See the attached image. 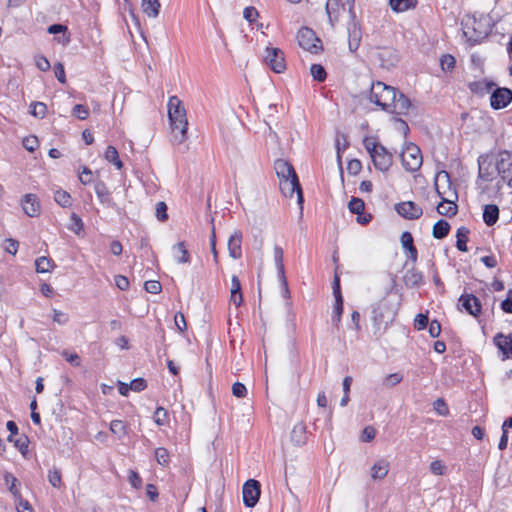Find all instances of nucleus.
<instances>
[{
  "mask_svg": "<svg viewBox=\"0 0 512 512\" xmlns=\"http://www.w3.org/2000/svg\"><path fill=\"white\" fill-rule=\"evenodd\" d=\"M369 99L383 110L396 115H407L411 107L410 100L403 93L383 82L371 85Z\"/></svg>",
  "mask_w": 512,
  "mask_h": 512,
  "instance_id": "1",
  "label": "nucleus"
},
{
  "mask_svg": "<svg viewBox=\"0 0 512 512\" xmlns=\"http://www.w3.org/2000/svg\"><path fill=\"white\" fill-rule=\"evenodd\" d=\"M274 169L279 178V186L282 194L285 197H293L294 193H296L297 202L302 210L304 201L303 192L294 167L284 159H277L274 163Z\"/></svg>",
  "mask_w": 512,
  "mask_h": 512,
  "instance_id": "2",
  "label": "nucleus"
},
{
  "mask_svg": "<svg viewBox=\"0 0 512 512\" xmlns=\"http://www.w3.org/2000/svg\"><path fill=\"white\" fill-rule=\"evenodd\" d=\"M168 118L172 130V142L182 144L187 140L188 121L186 109L177 96H171L168 100Z\"/></svg>",
  "mask_w": 512,
  "mask_h": 512,
  "instance_id": "3",
  "label": "nucleus"
},
{
  "mask_svg": "<svg viewBox=\"0 0 512 512\" xmlns=\"http://www.w3.org/2000/svg\"><path fill=\"white\" fill-rule=\"evenodd\" d=\"M363 145L369 153L375 168L383 172L388 171L393 163L392 154L383 145L376 142L374 138L366 137L363 140Z\"/></svg>",
  "mask_w": 512,
  "mask_h": 512,
  "instance_id": "4",
  "label": "nucleus"
},
{
  "mask_svg": "<svg viewBox=\"0 0 512 512\" xmlns=\"http://www.w3.org/2000/svg\"><path fill=\"white\" fill-rule=\"evenodd\" d=\"M325 9L331 27L335 26L345 12H348L349 18H356L354 0H327Z\"/></svg>",
  "mask_w": 512,
  "mask_h": 512,
  "instance_id": "5",
  "label": "nucleus"
},
{
  "mask_svg": "<svg viewBox=\"0 0 512 512\" xmlns=\"http://www.w3.org/2000/svg\"><path fill=\"white\" fill-rule=\"evenodd\" d=\"M397 310L398 304H391L388 298L380 300L372 310L374 326L378 329H380L383 324L387 326L394 320Z\"/></svg>",
  "mask_w": 512,
  "mask_h": 512,
  "instance_id": "6",
  "label": "nucleus"
},
{
  "mask_svg": "<svg viewBox=\"0 0 512 512\" xmlns=\"http://www.w3.org/2000/svg\"><path fill=\"white\" fill-rule=\"evenodd\" d=\"M434 186L438 196L442 200L452 202L458 199L457 191L455 187H453L450 174L447 171L442 170L436 174Z\"/></svg>",
  "mask_w": 512,
  "mask_h": 512,
  "instance_id": "7",
  "label": "nucleus"
},
{
  "mask_svg": "<svg viewBox=\"0 0 512 512\" xmlns=\"http://www.w3.org/2000/svg\"><path fill=\"white\" fill-rule=\"evenodd\" d=\"M401 161L405 170L409 172L419 170L423 161L420 149L416 145L410 143L402 151Z\"/></svg>",
  "mask_w": 512,
  "mask_h": 512,
  "instance_id": "8",
  "label": "nucleus"
},
{
  "mask_svg": "<svg viewBox=\"0 0 512 512\" xmlns=\"http://www.w3.org/2000/svg\"><path fill=\"white\" fill-rule=\"evenodd\" d=\"M297 40L300 47L311 53H318L321 49V41L315 32L308 28L302 27L297 33Z\"/></svg>",
  "mask_w": 512,
  "mask_h": 512,
  "instance_id": "9",
  "label": "nucleus"
},
{
  "mask_svg": "<svg viewBox=\"0 0 512 512\" xmlns=\"http://www.w3.org/2000/svg\"><path fill=\"white\" fill-rule=\"evenodd\" d=\"M264 61L275 73H283L286 70L284 52L277 47H266Z\"/></svg>",
  "mask_w": 512,
  "mask_h": 512,
  "instance_id": "10",
  "label": "nucleus"
},
{
  "mask_svg": "<svg viewBox=\"0 0 512 512\" xmlns=\"http://www.w3.org/2000/svg\"><path fill=\"white\" fill-rule=\"evenodd\" d=\"M496 171L501 176L502 180L512 188V153L504 150L499 153V158L496 161Z\"/></svg>",
  "mask_w": 512,
  "mask_h": 512,
  "instance_id": "11",
  "label": "nucleus"
},
{
  "mask_svg": "<svg viewBox=\"0 0 512 512\" xmlns=\"http://www.w3.org/2000/svg\"><path fill=\"white\" fill-rule=\"evenodd\" d=\"M243 503L246 507H254L260 498L261 485L260 482L255 479L247 480L242 489Z\"/></svg>",
  "mask_w": 512,
  "mask_h": 512,
  "instance_id": "12",
  "label": "nucleus"
},
{
  "mask_svg": "<svg viewBox=\"0 0 512 512\" xmlns=\"http://www.w3.org/2000/svg\"><path fill=\"white\" fill-rule=\"evenodd\" d=\"M512 102V90L509 88H495L490 97V105L493 109L499 110L507 107Z\"/></svg>",
  "mask_w": 512,
  "mask_h": 512,
  "instance_id": "13",
  "label": "nucleus"
},
{
  "mask_svg": "<svg viewBox=\"0 0 512 512\" xmlns=\"http://www.w3.org/2000/svg\"><path fill=\"white\" fill-rule=\"evenodd\" d=\"M349 22L347 24V32H348V45L349 49L352 52H355L361 43L362 39V31L360 27V23L356 18H349Z\"/></svg>",
  "mask_w": 512,
  "mask_h": 512,
  "instance_id": "14",
  "label": "nucleus"
},
{
  "mask_svg": "<svg viewBox=\"0 0 512 512\" xmlns=\"http://www.w3.org/2000/svg\"><path fill=\"white\" fill-rule=\"evenodd\" d=\"M396 212L405 219L415 220L422 216V208L413 201H405L396 204Z\"/></svg>",
  "mask_w": 512,
  "mask_h": 512,
  "instance_id": "15",
  "label": "nucleus"
},
{
  "mask_svg": "<svg viewBox=\"0 0 512 512\" xmlns=\"http://www.w3.org/2000/svg\"><path fill=\"white\" fill-rule=\"evenodd\" d=\"M459 304L462 306L463 309H465V311L468 314L474 317L479 316L481 313V301L473 294L461 295L459 298Z\"/></svg>",
  "mask_w": 512,
  "mask_h": 512,
  "instance_id": "16",
  "label": "nucleus"
},
{
  "mask_svg": "<svg viewBox=\"0 0 512 512\" xmlns=\"http://www.w3.org/2000/svg\"><path fill=\"white\" fill-rule=\"evenodd\" d=\"M21 205L25 214L29 217H37L40 214V203L35 194H26L21 201Z\"/></svg>",
  "mask_w": 512,
  "mask_h": 512,
  "instance_id": "17",
  "label": "nucleus"
},
{
  "mask_svg": "<svg viewBox=\"0 0 512 512\" xmlns=\"http://www.w3.org/2000/svg\"><path fill=\"white\" fill-rule=\"evenodd\" d=\"M493 342L506 358H512V334L497 333Z\"/></svg>",
  "mask_w": 512,
  "mask_h": 512,
  "instance_id": "18",
  "label": "nucleus"
},
{
  "mask_svg": "<svg viewBox=\"0 0 512 512\" xmlns=\"http://www.w3.org/2000/svg\"><path fill=\"white\" fill-rule=\"evenodd\" d=\"M479 164V178L484 181H492L494 177V172L496 170V163L493 164L488 157H480L478 159Z\"/></svg>",
  "mask_w": 512,
  "mask_h": 512,
  "instance_id": "19",
  "label": "nucleus"
},
{
  "mask_svg": "<svg viewBox=\"0 0 512 512\" xmlns=\"http://www.w3.org/2000/svg\"><path fill=\"white\" fill-rule=\"evenodd\" d=\"M283 249L278 246V245H275L274 246V261H275V265L277 267V271H278V275H279V278L282 282V285H283V288H284V292L285 294H288L289 293V290H288V284H287V281H286V277H285V270H284V264H283Z\"/></svg>",
  "mask_w": 512,
  "mask_h": 512,
  "instance_id": "20",
  "label": "nucleus"
},
{
  "mask_svg": "<svg viewBox=\"0 0 512 512\" xmlns=\"http://www.w3.org/2000/svg\"><path fill=\"white\" fill-rule=\"evenodd\" d=\"M242 233L236 230L228 240V252L229 256L233 259H239L242 255L241 251Z\"/></svg>",
  "mask_w": 512,
  "mask_h": 512,
  "instance_id": "21",
  "label": "nucleus"
},
{
  "mask_svg": "<svg viewBox=\"0 0 512 512\" xmlns=\"http://www.w3.org/2000/svg\"><path fill=\"white\" fill-rule=\"evenodd\" d=\"M390 464L385 459H379L376 461L371 467V478L373 480H382L384 479L389 472Z\"/></svg>",
  "mask_w": 512,
  "mask_h": 512,
  "instance_id": "22",
  "label": "nucleus"
},
{
  "mask_svg": "<svg viewBox=\"0 0 512 512\" xmlns=\"http://www.w3.org/2000/svg\"><path fill=\"white\" fill-rule=\"evenodd\" d=\"M94 190L97 195V198L102 204L107 206H114V202L111 198V193L103 181H98L94 185Z\"/></svg>",
  "mask_w": 512,
  "mask_h": 512,
  "instance_id": "23",
  "label": "nucleus"
},
{
  "mask_svg": "<svg viewBox=\"0 0 512 512\" xmlns=\"http://www.w3.org/2000/svg\"><path fill=\"white\" fill-rule=\"evenodd\" d=\"M403 281L409 288L419 287L423 283V274L415 268L408 269L404 274Z\"/></svg>",
  "mask_w": 512,
  "mask_h": 512,
  "instance_id": "24",
  "label": "nucleus"
},
{
  "mask_svg": "<svg viewBox=\"0 0 512 512\" xmlns=\"http://www.w3.org/2000/svg\"><path fill=\"white\" fill-rule=\"evenodd\" d=\"M499 218V208L495 204H487L483 209V221L487 226H493Z\"/></svg>",
  "mask_w": 512,
  "mask_h": 512,
  "instance_id": "25",
  "label": "nucleus"
},
{
  "mask_svg": "<svg viewBox=\"0 0 512 512\" xmlns=\"http://www.w3.org/2000/svg\"><path fill=\"white\" fill-rule=\"evenodd\" d=\"M160 7L161 5L159 0H142L141 2V8L143 13L150 18L158 17Z\"/></svg>",
  "mask_w": 512,
  "mask_h": 512,
  "instance_id": "26",
  "label": "nucleus"
},
{
  "mask_svg": "<svg viewBox=\"0 0 512 512\" xmlns=\"http://www.w3.org/2000/svg\"><path fill=\"white\" fill-rule=\"evenodd\" d=\"M418 4V0H389V5L394 12L401 13L410 9H414Z\"/></svg>",
  "mask_w": 512,
  "mask_h": 512,
  "instance_id": "27",
  "label": "nucleus"
},
{
  "mask_svg": "<svg viewBox=\"0 0 512 512\" xmlns=\"http://www.w3.org/2000/svg\"><path fill=\"white\" fill-rule=\"evenodd\" d=\"M5 484L8 486V490L14 496L15 499H20L21 493L19 489L18 479L10 472H5L3 475Z\"/></svg>",
  "mask_w": 512,
  "mask_h": 512,
  "instance_id": "28",
  "label": "nucleus"
},
{
  "mask_svg": "<svg viewBox=\"0 0 512 512\" xmlns=\"http://www.w3.org/2000/svg\"><path fill=\"white\" fill-rule=\"evenodd\" d=\"M306 426L304 423L299 422L294 425L291 431V440L296 445H302L306 442Z\"/></svg>",
  "mask_w": 512,
  "mask_h": 512,
  "instance_id": "29",
  "label": "nucleus"
},
{
  "mask_svg": "<svg viewBox=\"0 0 512 512\" xmlns=\"http://www.w3.org/2000/svg\"><path fill=\"white\" fill-rule=\"evenodd\" d=\"M494 86H495V84L493 82L481 80V81L471 82L469 84V89L472 93L482 96L486 93H489L494 88Z\"/></svg>",
  "mask_w": 512,
  "mask_h": 512,
  "instance_id": "30",
  "label": "nucleus"
},
{
  "mask_svg": "<svg viewBox=\"0 0 512 512\" xmlns=\"http://www.w3.org/2000/svg\"><path fill=\"white\" fill-rule=\"evenodd\" d=\"M173 256L178 263H189L190 255L184 242H179L172 248Z\"/></svg>",
  "mask_w": 512,
  "mask_h": 512,
  "instance_id": "31",
  "label": "nucleus"
},
{
  "mask_svg": "<svg viewBox=\"0 0 512 512\" xmlns=\"http://www.w3.org/2000/svg\"><path fill=\"white\" fill-rule=\"evenodd\" d=\"M470 231L467 227L461 226L457 229L456 232V247L461 252H467V242H468V235Z\"/></svg>",
  "mask_w": 512,
  "mask_h": 512,
  "instance_id": "32",
  "label": "nucleus"
},
{
  "mask_svg": "<svg viewBox=\"0 0 512 512\" xmlns=\"http://www.w3.org/2000/svg\"><path fill=\"white\" fill-rule=\"evenodd\" d=\"M378 57L383 62L382 65L387 68L390 66H395L398 61L397 54L391 49H382L378 52Z\"/></svg>",
  "mask_w": 512,
  "mask_h": 512,
  "instance_id": "33",
  "label": "nucleus"
},
{
  "mask_svg": "<svg viewBox=\"0 0 512 512\" xmlns=\"http://www.w3.org/2000/svg\"><path fill=\"white\" fill-rule=\"evenodd\" d=\"M450 231V225L446 220H438L433 226V237L436 239H443L448 235Z\"/></svg>",
  "mask_w": 512,
  "mask_h": 512,
  "instance_id": "34",
  "label": "nucleus"
},
{
  "mask_svg": "<svg viewBox=\"0 0 512 512\" xmlns=\"http://www.w3.org/2000/svg\"><path fill=\"white\" fill-rule=\"evenodd\" d=\"M437 212L440 215H444V216H449V217L454 216L457 213V205L455 204V201L446 202V201L442 200L437 205Z\"/></svg>",
  "mask_w": 512,
  "mask_h": 512,
  "instance_id": "35",
  "label": "nucleus"
},
{
  "mask_svg": "<svg viewBox=\"0 0 512 512\" xmlns=\"http://www.w3.org/2000/svg\"><path fill=\"white\" fill-rule=\"evenodd\" d=\"M104 157L108 162L112 163L118 170L122 169L123 163L120 160L118 151L114 146L107 147Z\"/></svg>",
  "mask_w": 512,
  "mask_h": 512,
  "instance_id": "36",
  "label": "nucleus"
},
{
  "mask_svg": "<svg viewBox=\"0 0 512 512\" xmlns=\"http://www.w3.org/2000/svg\"><path fill=\"white\" fill-rule=\"evenodd\" d=\"M53 267V260L45 256L39 257L35 261V268L38 273H48Z\"/></svg>",
  "mask_w": 512,
  "mask_h": 512,
  "instance_id": "37",
  "label": "nucleus"
},
{
  "mask_svg": "<svg viewBox=\"0 0 512 512\" xmlns=\"http://www.w3.org/2000/svg\"><path fill=\"white\" fill-rule=\"evenodd\" d=\"M54 200L57 204H59L63 208L70 207L72 204L71 195L67 191L62 190V189L55 191Z\"/></svg>",
  "mask_w": 512,
  "mask_h": 512,
  "instance_id": "38",
  "label": "nucleus"
},
{
  "mask_svg": "<svg viewBox=\"0 0 512 512\" xmlns=\"http://www.w3.org/2000/svg\"><path fill=\"white\" fill-rule=\"evenodd\" d=\"M111 432L119 439H123L127 434V426L121 420H113L110 423Z\"/></svg>",
  "mask_w": 512,
  "mask_h": 512,
  "instance_id": "39",
  "label": "nucleus"
},
{
  "mask_svg": "<svg viewBox=\"0 0 512 512\" xmlns=\"http://www.w3.org/2000/svg\"><path fill=\"white\" fill-rule=\"evenodd\" d=\"M343 313V297L339 296L337 300H335L333 315H332V324L336 327L339 326L341 322V316Z\"/></svg>",
  "mask_w": 512,
  "mask_h": 512,
  "instance_id": "40",
  "label": "nucleus"
},
{
  "mask_svg": "<svg viewBox=\"0 0 512 512\" xmlns=\"http://www.w3.org/2000/svg\"><path fill=\"white\" fill-rule=\"evenodd\" d=\"M48 481L54 488H60L62 484L61 471L58 468H52L48 471Z\"/></svg>",
  "mask_w": 512,
  "mask_h": 512,
  "instance_id": "41",
  "label": "nucleus"
},
{
  "mask_svg": "<svg viewBox=\"0 0 512 512\" xmlns=\"http://www.w3.org/2000/svg\"><path fill=\"white\" fill-rule=\"evenodd\" d=\"M348 208L351 213L360 215L365 209V204L362 199L353 197L348 203Z\"/></svg>",
  "mask_w": 512,
  "mask_h": 512,
  "instance_id": "42",
  "label": "nucleus"
},
{
  "mask_svg": "<svg viewBox=\"0 0 512 512\" xmlns=\"http://www.w3.org/2000/svg\"><path fill=\"white\" fill-rule=\"evenodd\" d=\"M30 108V112L34 117L42 119L47 113V106L43 102H32Z\"/></svg>",
  "mask_w": 512,
  "mask_h": 512,
  "instance_id": "43",
  "label": "nucleus"
},
{
  "mask_svg": "<svg viewBox=\"0 0 512 512\" xmlns=\"http://www.w3.org/2000/svg\"><path fill=\"white\" fill-rule=\"evenodd\" d=\"M310 73L313 79L318 82H322L326 79V71L324 67L320 64H312L310 68Z\"/></svg>",
  "mask_w": 512,
  "mask_h": 512,
  "instance_id": "44",
  "label": "nucleus"
},
{
  "mask_svg": "<svg viewBox=\"0 0 512 512\" xmlns=\"http://www.w3.org/2000/svg\"><path fill=\"white\" fill-rule=\"evenodd\" d=\"M456 60L454 56L445 54L440 59V66L443 71H452L455 68Z\"/></svg>",
  "mask_w": 512,
  "mask_h": 512,
  "instance_id": "45",
  "label": "nucleus"
},
{
  "mask_svg": "<svg viewBox=\"0 0 512 512\" xmlns=\"http://www.w3.org/2000/svg\"><path fill=\"white\" fill-rule=\"evenodd\" d=\"M447 467L442 460H434L430 463V472L436 476L446 474Z\"/></svg>",
  "mask_w": 512,
  "mask_h": 512,
  "instance_id": "46",
  "label": "nucleus"
},
{
  "mask_svg": "<svg viewBox=\"0 0 512 512\" xmlns=\"http://www.w3.org/2000/svg\"><path fill=\"white\" fill-rule=\"evenodd\" d=\"M153 419L158 426L165 425L168 420L167 410L164 409L163 407H158L154 412Z\"/></svg>",
  "mask_w": 512,
  "mask_h": 512,
  "instance_id": "47",
  "label": "nucleus"
},
{
  "mask_svg": "<svg viewBox=\"0 0 512 512\" xmlns=\"http://www.w3.org/2000/svg\"><path fill=\"white\" fill-rule=\"evenodd\" d=\"M72 115L80 120H85L89 116V108L82 104H76L72 109Z\"/></svg>",
  "mask_w": 512,
  "mask_h": 512,
  "instance_id": "48",
  "label": "nucleus"
},
{
  "mask_svg": "<svg viewBox=\"0 0 512 512\" xmlns=\"http://www.w3.org/2000/svg\"><path fill=\"white\" fill-rule=\"evenodd\" d=\"M83 227L84 224L82 219L76 213H72L71 225L69 226V229L73 231L75 234L79 235L80 232L83 230Z\"/></svg>",
  "mask_w": 512,
  "mask_h": 512,
  "instance_id": "49",
  "label": "nucleus"
},
{
  "mask_svg": "<svg viewBox=\"0 0 512 512\" xmlns=\"http://www.w3.org/2000/svg\"><path fill=\"white\" fill-rule=\"evenodd\" d=\"M155 458L160 465H162V466L167 465L169 462V453H168L167 449H165L163 447L157 448L155 450Z\"/></svg>",
  "mask_w": 512,
  "mask_h": 512,
  "instance_id": "50",
  "label": "nucleus"
},
{
  "mask_svg": "<svg viewBox=\"0 0 512 512\" xmlns=\"http://www.w3.org/2000/svg\"><path fill=\"white\" fill-rule=\"evenodd\" d=\"M433 408L440 416H446L449 413L448 406L442 398H438L433 402Z\"/></svg>",
  "mask_w": 512,
  "mask_h": 512,
  "instance_id": "51",
  "label": "nucleus"
},
{
  "mask_svg": "<svg viewBox=\"0 0 512 512\" xmlns=\"http://www.w3.org/2000/svg\"><path fill=\"white\" fill-rule=\"evenodd\" d=\"M156 217L159 221L164 222L168 219L167 205L165 202L160 201L156 204Z\"/></svg>",
  "mask_w": 512,
  "mask_h": 512,
  "instance_id": "52",
  "label": "nucleus"
},
{
  "mask_svg": "<svg viewBox=\"0 0 512 512\" xmlns=\"http://www.w3.org/2000/svg\"><path fill=\"white\" fill-rule=\"evenodd\" d=\"M144 288L148 293H152V294H158L162 290L161 283L156 280L146 281L144 284Z\"/></svg>",
  "mask_w": 512,
  "mask_h": 512,
  "instance_id": "53",
  "label": "nucleus"
},
{
  "mask_svg": "<svg viewBox=\"0 0 512 512\" xmlns=\"http://www.w3.org/2000/svg\"><path fill=\"white\" fill-rule=\"evenodd\" d=\"M429 324V319H428V316L425 315V314H417L415 319H414V327L415 329L417 330H423L427 327V325Z\"/></svg>",
  "mask_w": 512,
  "mask_h": 512,
  "instance_id": "54",
  "label": "nucleus"
},
{
  "mask_svg": "<svg viewBox=\"0 0 512 512\" xmlns=\"http://www.w3.org/2000/svg\"><path fill=\"white\" fill-rule=\"evenodd\" d=\"M232 394L237 398H244L247 395L246 386L240 382H235L232 385Z\"/></svg>",
  "mask_w": 512,
  "mask_h": 512,
  "instance_id": "55",
  "label": "nucleus"
},
{
  "mask_svg": "<svg viewBox=\"0 0 512 512\" xmlns=\"http://www.w3.org/2000/svg\"><path fill=\"white\" fill-rule=\"evenodd\" d=\"M259 16L257 9L253 6L246 7L243 11V17L249 22H254Z\"/></svg>",
  "mask_w": 512,
  "mask_h": 512,
  "instance_id": "56",
  "label": "nucleus"
},
{
  "mask_svg": "<svg viewBox=\"0 0 512 512\" xmlns=\"http://www.w3.org/2000/svg\"><path fill=\"white\" fill-rule=\"evenodd\" d=\"M38 138L36 136H29L23 139V146L29 152H33L38 147Z\"/></svg>",
  "mask_w": 512,
  "mask_h": 512,
  "instance_id": "57",
  "label": "nucleus"
},
{
  "mask_svg": "<svg viewBox=\"0 0 512 512\" xmlns=\"http://www.w3.org/2000/svg\"><path fill=\"white\" fill-rule=\"evenodd\" d=\"M28 443H29V440L27 438V436L25 435H22L21 437H19L18 439H16L14 441V446L23 454L25 455V453L27 452L28 450Z\"/></svg>",
  "mask_w": 512,
  "mask_h": 512,
  "instance_id": "58",
  "label": "nucleus"
},
{
  "mask_svg": "<svg viewBox=\"0 0 512 512\" xmlns=\"http://www.w3.org/2000/svg\"><path fill=\"white\" fill-rule=\"evenodd\" d=\"M18 241L14 239H6L3 244L4 250L12 255H15L18 251Z\"/></svg>",
  "mask_w": 512,
  "mask_h": 512,
  "instance_id": "59",
  "label": "nucleus"
},
{
  "mask_svg": "<svg viewBox=\"0 0 512 512\" xmlns=\"http://www.w3.org/2000/svg\"><path fill=\"white\" fill-rule=\"evenodd\" d=\"M501 309L505 313L512 314V289L508 290L506 298L501 302Z\"/></svg>",
  "mask_w": 512,
  "mask_h": 512,
  "instance_id": "60",
  "label": "nucleus"
},
{
  "mask_svg": "<svg viewBox=\"0 0 512 512\" xmlns=\"http://www.w3.org/2000/svg\"><path fill=\"white\" fill-rule=\"evenodd\" d=\"M362 169V164L358 159H352L347 164V170L351 175H357Z\"/></svg>",
  "mask_w": 512,
  "mask_h": 512,
  "instance_id": "61",
  "label": "nucleus"
},
{
  "mask_svg": "<svg viewBox=\"0 0 512 512\" xmlns=\"http://www.w3.org/2000/svg\"><path fill=\"white\" fill-rule=\"evenodd\" d=\"M400 240H401V244L405 250H408V249L414 247L413 237L410 232H407V231L403 232Z\"/></svg>",
  "mask_w": 512,
  "mask_h": 512,
  "instance_id": "62",
  "label": "nucleus"
},
{
  "mask_svg": "<svg viewBox=\"0 0 512 512\" xmlns=\"http://www.w3.org/2000/svg\"><path fill=\"white\" fill-rule=\"evenodd\" d=\"M79 180L83 185H87L92 182V171L83 167L82 171L79 173Z\"/></svg>",
  "mask_w": 512,
  "mask_h": 512,
  "instance_id": "63",
  "label": "nucleus"
},
{
  "mask_svg": "<svg viewBox=\"0 0 512 512\" xmlns=\"http://www.w3.org/2000/svg\"><path fill=\"white\" fill-rule=\"evenodd\" d=\"M17 502V511L18 512H33V509L27 500H24L22 496L20 499H15Z\"/></svg>",
  "mask_w": 512,
  "mask_h": 512,
  "instance_id": "64",
  "label": "nucleus"
}]
</instances>
